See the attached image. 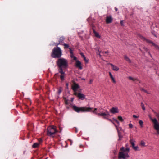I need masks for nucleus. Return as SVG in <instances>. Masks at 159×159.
I'll list each match as a JSON object with an SVG mask.
<instances>
[{
	"instance_id": "f257e3e1",
	"label": "nucleus",
	"mask_w": 159,
	"mask_h": 159,
	"mask_svg": "<svg viewBox=\"0 0 159 159\" xmlns=\"http://www.w3.org/2000/svg\"><path fill=\"white\" fill-rule=\"evenodd\" d=\"M57 64L59 68L58 70L62 73V70L66 69L68 66V61L63 58H59L57 61Z\"/></svg>"
},
{
	"instance_id": "f03ea898",
	"label": "nucleus",
	"mask_w": 159,
	"mask_h": 159,
	"mask_svg": "<svg viewBox=\"0 0 159 159\" xmlns=\"http://www.w3.org/2000/svg\"><path fill=\"white\" fill-rule=\"evenodd\" d=\"M130 152V148L127 147L125 149L122 147L119 152L118 158L120 159H126L129 157V153Z\"/></svg>"
},
{
	"instance_id": "7ed1b4c3",
	"label": "nucleus",
	"mask_w": 159,
	"mask_h": 159,
	"mask_svg": "<svg viewBox=\"0 0 159 159\" xmlns=\"http://www.w3.org/2000/svg\"><path fill=\"white\" fill-rule=\"evenodd\" d=\"M73 109L77 113L85 112H87L92 111V108L86 106H84L82 107H77L75 105L72 106Z\"/></svg>"
},
{
	"instance_id": "20e7f679",
	"label": "nucleus",
	"mask_w": 159,
	"mask_h": 159,
	"mask_svg": "<svg viewBox=\"0 0 159 159\" xmlns=\"http://www.w3.org/2000/svg\"><path fill=\"white\" fill-rule=\"evenodd\" d=\"M62 55V51L60 48L57 46L55 47L52 51L51 56L53 58H60Z\"/></svg>"
},
{
	"instance_id": "39448f33",
	"label": "nucleus",
	"mask_w": 159,
	"mask_h": 159,
	"mask_svg": "<svg viewBox=\"0 0 159 159\" xmlns=\"http://www.w3.org/2000/svg\"><path fill=\"white\" fill-rule=\"evenodd\" d=\"M57 132L54 126H49L47 129V134L50 137H53Z\"/></svg>"
},
{
	"instance_id": "423d86ee",
	"label": "nucleus",
	"mask_w": 159,
	"mask_h": 159,
	"mask_svg": "<svg viewBox=\"0 0 159 159\" xmlns=\"http://www.w3.org/2000/svg\"><path fill=\"white\" fill-rule=\"evenodd\" d=\"M151 120L154 124V128L157 131V133L159 134V123L156 118H152L150 117Z\"/></svg>"
},
{
	"instance_id": "0eeeda50",
	"label": "nucleus",
	"mask_w": 159,
	"mask_h": 159,
	"mask_svg": "<svg viewBox=\"0 0 159 159\" xmlns=\"http://www.w3.org/2000/svg\"><path fill=\"white\" fill-rule=\"evenodd\" d=\"M106 113H98L97 111H92V112L93 113L95 114L98 116L102 117L104 118L107 119L106 116H109L110 115V114L106 110Z\"/></svg>"
},
{
	"instance_id": "6e6552de",
	"label": "nucleus",
	"mask_w": 159,
	"mask_h": 159,
	"mask_svg": "<svg viewBox=\"0 0 159 159\" xmlns=\"http://www.w3.org/2000/svg\"><path fill=\"white\" fill-rule=\"evenodd\" d=\"M110 112L113 114L118 113L119 110L117 107H113L110 110Z\"/></svg>"
},
{
	"instance_id": "1a4fd4ad",
	"label": "nucleus",
	"mask_w": 159,
	"mask_h": 159,
	"mask_svg": "<svg viewBox=\"0 0 159 159\" xmlns=\"http://www.w3.org/2000/svg\"><path fill=\"white\" fill-rule=\"evenodd\" d=\"M112 20L111 16L110 15L107 16L106 20V22L107 24L110 23L112 22Z\"/></svg>"
},
{
	"instance_id": "9d476101",
	"label": "nucleus",
	"mask_w": 159,
	"mask_h": 159,
	"mask_svg": "<svg viewBox=\"0 0 159 159\" xmlns=\"http://www.w3.org/2000/svg\"><path fill=\"white\" fill-rule=\"evenodd\" d=\"M75 66L80 70L82 69V66L81 65V63L79 60L76 61Z\"/></svg>"
},
{
	"instance_id": "9b49d317",
	"label": "nucleus",
	"mask_w": 159,
	"mask_h": 159,
	"mask_svg": "<svg viewBox=\"0 0 159 159\" xmlns=\"http://www.w3.org/2000/svg\"><path fill=\"white\" fill-rule=\"evenodd\" d=\"M65 40V38L63 36H61L58 39V42L59 43H56L55 44L56 46H58L59 44H60L61 43Z\"/></svg>"
},
{
	"instance_id": "f8f14e48",
	"label": "nucleus",
	"mask_w": 159,
	"mask_h": 159,
	"mask_svg": "<svg viewBox=\"0 0 159 159\" xmlns=\"http://www.w3.org/2000/svg\"><path fill=\"white\" fill-rule=\"evenodd\" d=\"M77 97L79 99L81 100H83L85 98V96L83 94L79 93L77 95Z\"/></svg>"
},
{
	"instance_id": "ddd939ff",
	"label": "nucleus",
	"mask_w": 159,
	"mask_h": 159,
	"mask_svg": "<svg viewBox=\"0 0 159 159\" xmlns=\"http://www.w3.org/2000/svg\"><path fill=\"white\" fill-rule=\"evenodd\" d=\"M79 88V86L78 84L75 83L72 86V89L74 91H76Z\"/></svg>"
},
{
	"instance_id": "4468645a",
	"label": "nucleus",
	"mask_w": 159,
	"mask_h": 159,
	"mask_svg": "<svg viewBox=\"0 0 159 159\" xmlns=\"http://www.w3.org/2000/svg\"><path fill=\"white\" fill-rule=\"evenodd\" d=\"M64 70H62V73L60 72V70H58L59 72L60 73L61 75H60V78L61 80H64V77L66 75L65 72L63 71Z\"/></svg>"
},
{
	"instance_id": "2eb2a0df",
	"label": "nucleus",
	"mask_w": 159,
	"mask_h": 159,
	"mask_svg": "<svg viewBox=\"0 0 159 159\" xmlns=\"http://www.w3.org/2000/svg\"><path fill=\"white\" fill-rule=\"evenodd\" d=\"M110 65L112 67V69L113 70L116 71L119 70V68L116 66L111 63H110Z\"/></svg>"
},
{
	"instance_id": "dca6fc26",
	"label": "nucleus",
	"mask_w": 159,
	"mask_h": 159,
	"mask_svg": "<svg viewBox=\"0 0 159 159\" xmlns=\"http://www.w3.org/2000/svg\"><path fill=\"white\" fill-rule=\"evenodd\" d=\"M130 143L132 145V147L133 148H134L135 146V141L134 139H130Z\"/></svg>"
},
{
	"instance_id": "f3484780",
	"label": "nucleus",
	"mask_w": 159,
	"mask_h": 159,
	"mask_svg": "<svg viewBox=\"0 0 159 159\" xmlns=\"http://www.w3.org/2000/svg\"><path fill=\"white\" fill-rule=\"evenodd\" d=\"M93 33L94 34H95V36L98 38H100L101 36L99 35V34L94 29H93Z\"/></svg>"
},
{
	"instance_id": "a211bd4d",
	"label": "nucleus",
	"mask_w": 159,
	"mask_h": 159,
	"mask_svg": "<svg viewBox=\"0 0 159 159\" xmlns=\"http://www.w3.org/2000/svg\"><path fill=\"white\" fill-rule=\"evenodd\" d=\"M118 134L119 137V139L118 140L119 141H120L122 140V138H123V136L122 135L121 133L120 132H118Z\"/></svg>"
},
{
	"instance_id": "6ab92c4d",
	"label": "nucleus",
	"mask_w": 159,
	"mask_h": 159,
	"mask_svg": "<svg viewBox=\"0 0 159 159\" xmlns=\"http://www.w3.org/2000/svg\"><path fill=\"white\" fill-rule=\"evenodd\" d=\"M80 55H81L82 57L84 59V61H85V62L86 63H88V59H86V57H85V56H84V55L83 53H80Z\"/></svg>"
},
{
	"instance_id": "aec40b11",
	"label": "nucleus",
	"mask_w": 159,
	"mask_h": 159,
	"mask_svg": "<svg viewBox=\"0 0 159 159\" xmlns=\"http://www.w3.org/2000/svg\"><path fill=\"white\" fill-rule=\"evenodd\" d=\"M124 58L125 60L128 61L129 63H131V61L130 59L126 55L124 56Z\"/></svg>"
},
{
	"instance_id": "412c9836",
	"label": "nucleus",
	"mask_w": 159,
	"mask_h": 159,
	"mask_svg": "<svg viewBox=\"0 0 159 159\" xmlns=\"http://www.w3.org/2000/svg\"><path fill=\"white\" fill-rule=\"evenodd\" d=\"M151 43L152 44V45L154 46L156 48L159 49V47L158 45L155 44L152 41Z\"/></svg>"
},
{
	"instance_id": "4be33fe9",
	"label": "nucleus",
	"mask_w": 159,
	"mask_h": 159,
	"mask_svg": "<svg viewBox=\"0 0 159 159\" xmlns=\"http://www.w3.org/2000/svg\"><path fill=\"white\" fill-rule=\"evenodd\" d=\"M151 43L152 44V45L154 46L156 48L159 49V47L158 45L155 44L152 41Z\"/></svg>"
},
{
	"instance_id": "5701e85b",
	"label": "nucleus",
	"mask_w": 159,
	"mask_h": 159,
	"mask_svg": "<svg viewBox=\"0 0 159 159\" xmlns=\"http://www.w3.org/2000/svg\"><path fill=\"white\" fill-rule=\"evenodd\" d=\"M151 43L152 44V45L154 46L156 48L159 49V47L158 45L155 44L152 41Z\"/></svg>"
},
{
	"instance_id": "b1692460",
	"label": "nucleus",
	"mask_w": 159,
	"mask_h": 159,
	"mask_svg": "<svg viewBox=\"0 0 159 159\" xmlns=\"http://www.w3.org/2000/svg\"><path fill=\"white\" fill-rule=\"evenodd\" d=\"M39 144V143H35L33 144L32 147L34 148H36L38 147Z\"/></svg>"
},
{
	"instance_id": "393cba45",
	"label": "nucleus",
	"mask_w": 159,
	"mask_h": 159,
	"mask_svg": "<svg viewBox=\"0 0 159 159\" xmlns=\"http://www.w3.org/2000/svg\"><path fill=\"white\" fill-rule=\"evenodd\" d=\"M62 45L64 46L65 48H67L69 49V48H70L69 45L68 44L66 43H64L62 44Z\"/></svg>"
},
{
	"instance_id": "a878e982",
	"label": "nucleus",
	"mask_w": 159,
	"mask_h": 159,
	"mask_svg": "<svg viewBox=\"0 0 159 159\" xmlns=\"http://www.w3.org/2000/svg\"><path fill=\"white\" fill-rule=\"evenodd\" d=\"M133 149L134 150L136 151L140 150L138 146H135Z\"/></svg>"
},
{
	"instance_id": "bb28decb",
	"label": "nucleus",
	"mask_w": 159,
	"mask_h": 159,
	"mask_svg": "<svg viewBox=\"0 0 159 159\" xmlns=\"http://www.w3.org/2000/svg\"><path fill=\"white\" fill-rule=\"evenodd\" d=\"M62 88L60 87L59 89L58 90L57 93L58 95H59L61 93V92L62 91Z\"/></svg>"
},
{
	"instance_id": "cd10ccee",
	"label": "nucleus",
	"mask_w": 159,
	"mask_h": 159,
	"mask_svg": "<svg viewBox=\"0 0 159 159\" xmlns=\"http://www.w3.org/2000/svg\"><path fill=\"white\" fill-rule=\"evenodd\" d=\"M139 124L141 127H143V121H142V120H139Z\"/></svg>"
},
{
	"instance_id": "c85d7f7f",
	"label": "nucleus",
	"mask_w": 159,
	"mask_h": 159,
	"mask_svg": "<svg viewBox=\"0 0 159 159\" xmlns=\"http://www.w3.org/2000/svg\"><path fill=\"white\" fill-rule=\"evenodd\" d=\"M118 119L120 120V121H121V122H122V121H123L124 120V119H123L122 117V116H118Z\"/></svg>"
},
{
	"instance_id": "c756f323",
	"label": "nucleus",
	"mask_w": 159,
	"mask_h": 159,
	"mask_svg": "<svg viewBox=\"0 0 159 159\" xmlns=\"http://www.w3.org/2000/svg\"><path fill=\"white\" fill-rule=\"evenodd\" d=\"M140 90L142 91H143L144 92L146 93H147L148 94H149V93H148L147 90H145L143 88H141V89Z\"/></svg>"
},
{
	"instance_id": "7c9ffc66",
	"label": "nucleus",
	"mask_w": 159,
	"mask_h": 159,
	"mask_svg": "<svg viewBox=\"0 0 159 159\" xmlns=\"http://www.w3.org/2000/svg\"><path fill=\"white\" fill-rule=\"evenodd\" d=\"M152 34L155 37H157L156 35V32L154 31H151Z\"/></svg>"
},
{
	"instance_id": "2f4dec72",
	"label": "nucleus",
	"mask_w": 159,
	"mask_h": 159,
	"mask_svg": "<svg viewBox=\"0 0 159 159\" xmlns=\"http://www.w3.org/2000/svg\"><path fill=\"white\" fill-rule=\"evenodd\" d=\"M141 106L142 107V109L143 110H145V107H144V104H143V102H141Z\"/></svg>"
},
{
	"instance_id": "473e14b6",
	"label": "nucleus",
	"mask_w": 159,
	"mask_h": 159,
	"mask_svg": "<svg viewBox=\"0 0 159 159\" xmlns=\"http://www.w3.org/2000/svg\"><path fill=\"white\" fill-rule=\"evenodd\" d=\"M139 37L141 39L143 40H146V39L142 35H139Z\"/></svg>"
},
{
	"instance_id": "72a5a7b5",
	"label": "nucleus",
	"mask_w": 159,
	"mask_h": 159,
	"mask_svg": "<svg viewBox=\"0 0 159 159\" xmlns=\"http://www.w3.org/2000/svg\"><path fill=\"white\" fill-rule=\"evenodd\" d=\"M141 145L143 147L145 146V143L143 141H142L141 142Z\"/></svg>"
},
{
	"instance_id": "f704fd0d",
	"label": "nucleus",
	"mask_w": 159,
	"mask_h": 159,
	"mask_svg": "<svg viewBox=\"0 0 159 159\" xmlns=\"http://www.w3.org/2000/svg\"><path fill=\"white\" fill-rule=\"evenodd\" d=\"M111 79H112V81L114 83H116V81L115 79V78L114 77H113L111 78Z\"/></svg>"
},
{
	"instance_id": "c9c22d12",
	"label": "nucleus",
	"mask_w": 159,
	"mask_h": 159,
	"mask_svg": "<svg viewBox=\"0 0 159 159\" xmlns=\"http://www.w3.org/2000/svg\"><path fill=\"white\" fill-rule=\"evenodd\" d=\"M128 78L129 80H133L134 81L135 80L132 77H130V76L128 77Z\"/></svg>"
},
{
	"instance_id": "e433bc0d",
	"label": "nucleus",
	"mask_w": 159,
	"mask_h": 159,
	"mask_svg": "<svg viewBox=\"0 0 159 159\" xmlns=\"http://www.w3.org/2000/svg\"><path fill=\"white\" fill-rule=\"evenodd\" d=\"M114 125L116 127V129L117 131V133H118V132H120L119 130L118 127L117 125Z\"/></svg>"
},
{
	"instance_id": "4c0bfd02",
	"label": "nucleus",
	"mask_w": 159,
	"mask_h": 159,
	"mask_svg": "<svg viewBox=\"0 0 159 159\" xmlns=\"http://www.w3.org/2000/svg\"><path fill=\"white\" fill-rule=\"evenodd\" d=\"M69 49L70 54H73V52L72 49L71 48H69Z\"/></svg>"
},
{
	"instance_id": "58836bf2",
	"label": "nucleus",
	"mask_w": 159,
	"mask_h": 159,
	"mask_svg": "<svg viewBox=\"0 0 159 159\" xmlns=\"http://www.w3.org/2000/svg\"><path fill=\"white\" fill-rule=\"evenodd\" d=\"M129 125L130 128H132L133 127V125L131 123L129 124Z\"/></svg>"
},
{
	"instance_id": "ea45409f",
	"label": "nucleus",
	"mask_w": 159,
	"mask_h": 159,
	"mask_svg": "<svg viewBox=\"0 0 159 159\" xmlns=\"http://www.w3.org/2000/svg\"><path fill=\"white\" fill-rule=\"evenodd\" d=\"M73 58L74 60L75 61H78V60H77V58L75 56H74Z\"/></svg>"
},
{
	"instance_id": "a19ab883",
	"label": "nucleus",
	"mask_w": 159,
	"mask_h": 159,
	"mask_svg": "<svg viewBox=\"0 0 159 159\" xmlns=\"http://www.w3.org/2000/svg\"><path fill=\"white\" fill-rule=\"evenodd\" d=\"M108 120L111 122V123H112L114 125H116L115 123L112 121L111 120V119H107Z\"/></svg>"
},
{
	"instance_id": "79ce46f5",
	"label": "nucleus",
	"mask_w": 159,
	"mask_h": 159,
	"mask_svg": "<svg viewBox=\"0 0 159 159\" xmlns=\"http://www.w3.org/2000/svg\"><path fill=\"white\" fill-rule=\"evenodd\" d=\"M146 40L148 43H151L152 42V41H151L150 40H149L148 39H146Z\"/></svg>"
},
{
	"instance_id": "37998d69",
	"label": "nucleus",
	"mask_w": 159,
	"mask_h": 159,
	"mask_svg": "<svg viewBox=\"0 0 159 159\" xmlns=\"http://www.w3.org/2000/svg\"><path fill=\"white\" fill-rule=\"evenodd\" d=\"M120 24H121V25L122 26H124V24H123V20H121L120 21Z\"/></svg>"
},
{
	"instance_id": "c03bdc74",
	"label": "nucleus",
	"mask_w": 159,
	"mask_h": 159,
	"mask_svg": "<svg viewBox=\"0 0 159 159\" xmlns=\"http://www.w3.org/2000/svg\"><path fill=\"white\" fill-rule=\"evenodd\" d=\"M109 75L110 76L111 78L113 77L112 76V74H111V72H109Z\"/></svg>"
},
{
	"instance_id": "a18cd8bd",
	"label": "nucleus",
	"mask_w": 159,
	"mask_h": 159,
	"mask_svg": "<svg viewBox=\"0 0 159 159\" xmlns=\"http://www.w3.org/2000/svg\"><path fill=\"white\" fill-rule=\"evenodd\" d=\"M133 117L134 118H138V116H137L136 115H133Z\"/></svg>"
},
{
	"instance_id": "49530a36",
	"label": "nucleus",
	"mask_w": 159,
	"mask_h": 159,
	"mask_svg": "<svg viewBox=\"0 0 159 159\" xmlns=\"http://www.w3.org/2000/svg\"><path fill=\"white\" fill-rule=\"evenodd\" d=\"M78 94V93H77L76 91H74V94L75 95L77 96V97Z\"/></svg>"
},
{
	"instance_id": "de8ad7c7",
	"label": "nucleus",
	"mask_w": 159,
	"mask_h": 159,
	"mask_svg": "<svg viewBox=\"0 0 159 159\" xmlns=\"http://www.w3.org/2000/svg\"><path fill=\"white\" fill-rule=\"evenodd\" d=\"M98 51L99 52V56L100 57H101V55L100 54V52H101V51H100L99 50H98Z\"/></svg>"
},
{
	"instance_id": "09e8293b",
	"label": "nucleus",
	"mask_w": 159,
	"mask_h": 159,
	"mask_svg": "<svg viewBox=\"0 0 159 159\" xmlns=\"http://www.w3.org/2000/svg\"><path fill=\"white\" fill-rule=\"evenodd\" d=\"M74 56L73 53V54H70V57L71 58H73Z\"/></svg>"
},
{
	"instance_id": "8fccbe9b",
	"label": "nucleus",
	"mask_w": 159,
	"mask_h": 159,
	"mask_svg": "<svg viewBox=\"0 0 159 159\" xmlns=\"http://www.w3.org/2000/svg\"><path fill=\"white\" fill-rule=\"evenodd\" d=\"M103 53H104L105 54H107V53H109V52L108 51H106V52H103Z\"/></svg>"
},
{
	"instance_id": "3c124183",
	"label": "nucleus",
	"mask_w": 159,
	"mask_h": 159,
	"mask_svg": "<svg viewBox=\"0 0 159 159\" xmlns=\"http://www.w3.org/2000/svg\"><path fill=\"white\" fill-rule=\"evenodd\" d=\"M93 81L92 80H90V81H89V83L91 84L92 83Z\"/></svg>"
},
{
	"instance_id": "603ef678",
	"label": "nucleus",
	"mask_w": 159,
	"mask_h": 159,
	"mask_svg": "<svg viewBox=\"0 0 159 159\" xmlns=\"http://www.w3.org/2000/svg\"><path fill=\"white\" fill-rule=\"evenodd\" d=\"M113 119L114 121H115L116 122V121L117 120L116 119H115V118H113Z\"/></svg>"
},
{
	"instance_id": "864d4df0",
	"label": "nucleus",
	"mask_w": 159,
	"mask_h": 159,
	"mask_svg": "<svg viewBox=\"0 0 159 159\" xmlns=\"http://www.w3.org/2000/svg\"><path fill=\"white\" fill-rule=\"evenodd\" d=\"M70 145H71L72 144V141L71 140H70Z\"/></svg>"
},
{
	"instance_id": "5fc2aeb1",
	"label": "nucleus",
	"mask_w": 159,
	"mask_h": 159,
	"mask_svg": "<svg viewBox=\"0 0 159 159\" xmlns=\"http://www.w3.org/2000/svg\"><path fill=\"white\" fill-rule=\"evenodd\" d=\"M116 122L117 123V124L118 125H120L119 122L118 120H117Z\"/></svg>"
},
{
	"instance_id": "6e6d98bb",
	"label": "nucleus",
	"mask_w": 159,
	"mask_h": 159,
	"mask_svg": "<svg viewBox=\"0 0 159 159\" xmlns=\"http://www.w3.org/2000/svg\"><path fill=\"white\" fill-rule=\"evenodd\" d=\"M115 10L116 11H117L118 10L117 8L116 7H115Z\"/></svg>"
},
{
	"instance_id": "4d7b16f0",
	"label": "nucleus",
	"mask_w": 159,
	"mask_h": 159,
	"mask_svg": "<svg viewBox=\"0 0 159 159\" xmlns=\"http://www.w3.org/2000/svg\"><path fill=\"white\" fill-rule=\"evenodd\" d=\"M97 108H94V111H97Z\"/></svg>"
},
{
	"instance_id": "13d9d810",
	"label": "nucleus",
	"mask_w": 159,
	"mask_h": 159,
	"mask_svg": "<svg viewBox=\"0 0 159 159\" xmlns=\"http://www.w3.org/2000/svg\"><path fill=\"white\" fill-rule=\"evenodd\" d=\"M82 80H85V78H82Z\"/></svg>"
},
{
	"instance_id": "bf43d9fd",
	"label": "nucleus",
	"mask_w": 159,
	"mask_h": 159,
	"mask_svg": "<svg viewBox=\"0 0 159 159\" xmlns=\"http://www.w3.org/2000/svg\"><path fill=\"white\" fill-rule=\"evenodd\" d=\"M66 86L67 87L68 86V83H66Z\"/></svg>"
},
{
	"instance_id": "052dcab7",
	"label": "nucleus",
	"mask_w": 159,
	"mask_h": 159,
	"mask_svg": "<svg viewBox=\"0 0 159 159\" xmlns=\"http://www.w3.org/2000/svg\"><path fill=\"white\" fill-rule=\"evenodd\" d=\"M66 104H68V102H67V101L66 102Z\"/></svg>"
},
{
	"instance_id": "680f3d73",
	"label": "nucleus",
	"mask_w": 159,
	"mask_h": 159,
	"mask_svg": "<svg viewBox=\"0 0 159 159\" xmlns=\"http://www.w3.org/2000/svg\"><path fill=\"white\" fill-rule=\"evenodd\" d=\"M73 100V98H71V101H72Z\"/></svg>"
},
{
	"instance_id": "e2e57ef3",
	"label": "nucleus",
	"mask_w": 159,
	"mask_h": 159,
	"mask_svg": "<svg viewBox=\"0 0 159 159\" xmlns=\"http://www.w3.org/2000/svg\"><path fill=\"white\" fill-rule=\"evenodd\" d=\"M120 129H122V128L121 127H120Z\"/></svg>"
}]
</instances>
